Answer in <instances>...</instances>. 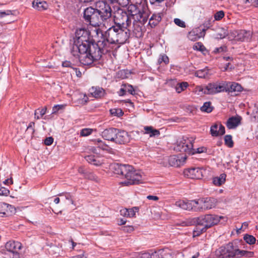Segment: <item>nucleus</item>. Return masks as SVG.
<instances>
[{"label": "nucleus", "instance_id": "1", "mask_svg": "<svg viewBox=\"0 0 258 258\" xmlns=\"http://www.w3.org/2000/svg\"><path fill=\"white\" fill-rule=\"evenodd\" d=\"M104 43L100 40L97 43L91 41L84 44L77 49L76 52H71L76 57L79 58L80 61L84 65H90L93 61L99 60L102 56V45Z\"/></svg>", "mask_w": 258, "mask_h": 258}, {"label": "nucleus", "instance_id": "2", "mask_svg": "<svg viewBox=\"0 0 258 258\" xmlns=\"http://www.w3.org/2000/svg\"><path fill=\"white\" fill-rule=\"evenodd\" d=\"M130 29H124L119 26L112 25L109 27L104 33H103L100 29H96V34L99 35L100 34L102 41L104 43L102 47H105L107 43L114 44H123L130 37Z\"/></svg>", "mask_w": 258, "mask_h": 258}, {"label": "nucleus", "instance_id": "3", "mask_svg": "<svg viewBox=\"0 0 258 258\" xmlns=\"http://www.w3.org/2000/svg\"><path fill=\"white\" fill-rule=\"evenodd\" d=\"M127 14L130 16V20H134L133 32L137 37H141L142 34V26L147 22L148 15L144 11L139 10L137 6L130 5L127 8Z\"/></svg>", "mask_w": 258, "mask_h": 258}, {"label": "nucleus", "instance_id": "4", "mask_svg": "<svg viewBox=\"0 0 258 258\" xmlns=\"http://www.w3.org/2000/svg\"><path fill=\"white\" fill-rule=\"evenodd\" d=\"M216 255L219 258H237L250 252L239 249L236 243L229 242L225 246L220 247L216 251Z\"/></svg>", "mask_w": 258, "mask_h": 258}, {"label": "nucleus", "instance_id": "5", "mask_svg": "<svg viewBox=\"0 0 258 258\" xmlns=\"http://www.w3.org/2000/svg\"><path fill=\"white\" fill-rule=\"evenodd\" d=\"M227 218L215 214H206L196 218L197 224L199 225L205 226L208 229L223 220L221 223L226 221Z\"/></svg>", "mask_w": 258, "mask_h": 258}, {"label": "nucleus", "instance_id": "6", "mask_svg": "<svg viewBox=\"0 0 258 258\" xmlns=\"http://www.w3.org/2000/svg\"><path fill=\"white\" fill-rule=\"evenodd\" d=\"M84 18L86 22L95 27H101V25L105 26L102 22L97 8L94 9L90 7L85 9L84 11Z\"/></svg>", "mask_w": 258, "mask_h": 258}, {"label": "nucleus", "instance_id": "7", "mask_svg": "<svg viewBox=\"0 0 258 258\" xmlns=\"http://www.w3.org/2000/svg\"><path fill=\"white\" fill-rule=\"evenodd\" d=\"M113 17L114 25L119 26L124 29H130L129 28L131 25L132 21L126 12L118 9L113 13Z\"/></svg>", "mask_w": 258, "mask_h": 258}, {"label": "nucleus", "instance_id": "8", "mask_svg": "<svg viewBox=\"0 0 258 258\" xmlns=\"http://www.w3.org/2000/svg\"><path fill=\"white\" fill-rule=\"evenodd\" d=\"M128 169L124 176L125 179L120 183L125 186H128L142 183L143 178L141 172L134 170L132 166H130Z\"/></svg>", "mask_w": 258, "mask_h": 258}, {"label": "nucleus", "instance_id": "9", "mask_svg": "<svg viewBox=\"0 0 258 258\" xmlns=\"http://www.w3.org/2000/svg\"><path fill=\"white\" fill-rule=\"evenodd\" d=\"M192 138L183 137L177 142L175 150L179 152H184L188 154H194Z\"/></svg>", "mask_w": 258, "mask_h": 258}, {"label": "nucleus", "instance_id": "10", "mask_svg": "<svg viewBox=\"0 0 258 258\" xmlns=\"http://www.w3.org/2000/svg\"><path fill=\"white\" fill-rule=\"evenodd\" d=\"M217 85L219 86L220 88L218 89L217 94L221 92L236 93L240 92L242 90V87L240 85L235 82L227 81H217Z\"/></svg>", "mask_w": 258, "mask_h": 258}, {"label": "nucleus", "instance_id": "11", "mask_svg": "<svg viewBox=\"0 0 258 258\" xmlns=\"http://www.w3.org/2000/svg\"><path fill=\"white\" fill-rule=\"evenodd\" d=\"M219 86L217 85V82L209 83L206 85H199L196 87L195 92L199 95H215L217 94L218 89H220Z\"/></svg>", "mask_w": 258, "mask_h": 258}, {"label": "nucleus", "instance_id": "12", "mask_svg": "<svg viewBox=\"0 0 258 258\" xmlns=\"http://www.w3.org/2000/svg\"><path fill=\"white\" fill-rule=\"evenodd\" d=\"M96 8L102 23L110 19L113 13L109 4L106 2L99 1L96 4Z\"/></svg>", "mask_w": 258, "mask_h": 258}, {"label": "nucleus", "instance_id": "13", "mask_svg": "<svg viewBox=\"0 0 258 258\" xmlns=\"http://www.w3.org/2000/svg\"><path fill=\"white\" fill-rule=\"evenodd\" d=\"M199 207L195 208V211H200L211 209L216 206L217 201L213 198H206L197 200Z\"/></svg>", "mask_w": 258, "mask_h": 258}, {"label": "nucleus", "instance_id": "14", "mask_svg": "<svg viewBox=\"0 0 258 258\" xmlns=\"http://www.w3.org/2000/svg\"><path fill=\"white\" fill-rule=\"evenodd\" d=\"M22 244L18 241L10 240L5 244L7 251L13 254L12 257L5 256V258H20L19 251L22 248Z\"/></svg>", "mask_w": 258, "mask_h": 258}, {"label": "nucleus", "instance_id": "15", "mask_svg": "<svg viewBox=\"0 0 258 258\" xmlns=\"http://www.w3.org/2000/svg\"><path fill=\"white\" fill-rule=\"evenodd\" d=\"M198 205L196 200H179L175 202V205L183 210L195 211V208Z\"/></svg>", "mask_w": 258, "mask_h": 258}, {"label": "nucleus", "instance_id": "16", "mask_svg": "<svg viewBox=\"0 0 258 258\" xmlns=\"http://www.w3.org/2000/svg\"><path fill=\"white\" fill-rule=\"evenodd\" d=\"M205 171L201 168H191L184 170L183 173L185 176L191 179H201Z\"/></svg>", "mask_w": 258, "mask_h": 258}, {"label": "nucleus", "instance_id": "17", "mask_svg": "<svg viewBox=\"0 0 258 258\" xmlns=\"http://www.w3.org/2000/svg\"><path fill=\"white\" fill-rule=\"evenodd\" d=\"M234 39L239 41H248L251 38V32L249 31L241 30L234 31L232 32Z\"/></svg>", "mask_w": 258, "mask_h": 258}, {"label": "nucleus", "instance_id": "18", "mask_svg": "<svg viewBox=\"0 0 258 258\" xmlns=\"http://www.w3.org/2000/svg\"><path fill=\"white\" fill-rule=\"evenodd\" d=\"M16 212L15 208L11 205L0 203V217H9Z\"/></svg>", "mask_w": 258, "mask_h": 258}, {"label": "nucleus", "instance_id": "19", "mask_svg": "<svg viewBox=\"0 0 258 258\" xmlns=\"http://www.w3.org/2000/svg\"><path fill=\"white\" fill-rule=\"evenodd\" d=\"M187 159L186 155L176 156L173 155L170 156L168 158V162L170 166L174 167L180 166L185 162Z\"/></svg>", "mask_w": 258, "mask_h": 258}, {"label": "nucleus", "instance_id": "20", "mask_svg": "<svg viewBox=\"0 0 258 258\" xmlns=\"http://www.w3.org/2000/svg\"><path fill=\"white\" fill-rule=\"evenodd\" d=\"M86 40H91L89 31L84 28L77 29L74 38V41L86 42Z\"/></svg>", "mask_w": 258, "mask_h": 258}, {"label": "nucleus", "instance_id": "21", "mask_svg": "<svg viewBox=\"0 0 258 258\" xmlns=\"http://www.w3.org/2000/svg\"><path fill=\"white\" fill-rule=\"evenodd\" d=\"M130 138L127 132L117 130L115 136L114 143L119 144H124L130 141Z\"/></svg>", "mask_w": 258, "mask_h": 258}, {"label": "nucleus", "instance_id": "22", "mask_svg": "<svg viewBox=\"0 0 258 258\" xmlns=\"http://www.w3.org/2000/svg\"><path fill=\"white\" fill-rule=\"evenodd\" d=\"M130 165H121L117 163H114L110 165V169L115 174L124 176L125 173L128 171Z\"/></svg>", "mask_w": 258, "mask_h": 258}, {"label": "nucleus", "instance_id": "23", "mask_svg": "<svg viewBox=\"0 0 258 258\" xmlns=\"http://www.w3.org/2000/svg\"><path fill=\"white\" fill-rule=\"evenodd\" d=\"M116 132L117 129L113 127L105 129L102 132L101 136L104 139L114 142Z\"/></svg>", "mask_w": 258, "mask_h": 258}, {"label": "nucleus", "instance_id": "24", "mask_svg": "<svg viewBox=\"0 0 258 258\" xmlns=\"http://www.w3.org/2000/svg\"><path fill=\"white\" fill-rule=\"evenodd\" d=\"M211 134L213 137H217L225 134V127L221 123H215L211 127Z\"/></svg>", "mask_w": 258, "mask_h": 258}, {"label": "nucleus", "instance_id": "25", "mask_svg": "<svg viewBox=\"0 0 258 258\" xmlns=\"http://www.w3.org/2000/svg\"><path fill=\"white\" fill-rule=\"evenodd\" d=\"M89 92L92 97L96 98H100L105 94V90L99 87H92L89 89Z\"/></svg>", "mask_w": 258, "mask_h": 258}, {"label": "nucleus", "instance_id": "26", "mask_svg": "<svg viewBox=\"0 0 258 258\" xmlns=\"http://www.w3.org/2000/svg\"><path fill=\"white\" fill-rule=\"evenodd\" d=\"M241 119L239 116H232L227 120L226 126L229 129L234 128L240 124Z\"/></svg>", "mask_w": 258, "mask_h": 258}, {"label": "nucleus", "instance_id": "27", "mask_svg": "<svg viewBox=\"0 0 258 258\" xmlns=\"http://www.w3.org/2000/svg\"><path fill=\"white\" fill-rule=\"evenodd\" d=\"M85 159L88 163L95 166H100L103 163L101 158L94 155H88L85 157Z\"/></svg>", "mask_w": 258, "mask_h": 258}, {"label": "nucleus", "instance_id": "28", "mask_svg": "<svg viewBox=\"0 0 258 258\" xmlns=\"http://www.w3.org/2000/svg\"><path fill=\"white\" fill-rule=\"evenodd\" d=\"M33 7L39 11L45 10L48 8V5L45 1H33L32 3Z\"/></svg>", "mask_w": 258, "mask_h": 258}, {"label": "nucleus", "instance_id": "29", "mask_svg": "<svg viewBox=\"0 0 258 258\" xmlns=\"http://www.w3.org/2000/svg\"><path fill=\"white\" fill-rule=\"evenodd\" d=\"M198 31V30H195L189 32L188 35V39L191 41H195L201 37L205 36L206 29H203L202 32L200 33V34L197 33Z\"/></svg>", "mask_w": 258, "mask_h": 258}, {"label": "nucleus", "instance_id": "30", "mask_svg": "<svg viewBox=\"0 0 258 258\" xmlns=\"http://www.w3.org/2000/svg\"><path fill=\"white\" fill-rule=\"evenodd\" d=\"M160 14H154L149 19V25L152 27L156 26L161 20Z\"/></svg>", "mask_w": 258, "mask_h": 258}, {"label": "nucleus", "instance_id": "31", "mask_svg": "<svg viewBox=\"0 0 258 258\" xmlns=\"http://www.w3.org/2000/svg\"><path fill=\"white\" fill-rule=\"evenodd\" d=\"M226 174L222 173L219 176H216L213 178V183L216 186H221L225 182Z\"/></svg>", "mask_w": 258, "mask_h": 258}, {"label": "nucleus", "instance_id": "32", "mask_svg": "<svg viewBox=\"0 0 258 258\" xmlns=\"http://www.w3.org/2000/svg\"><path fill=\"white\" fill-rule=\"evenodd\" d=\"M162 258H175L176 254L168 248L161 249Z\"/></svg>", "mask_w": 258, "mask_h": 258}, {"label": "nucleus", "instance_id": "33", "mask_svg": "<svg viewBox=\"0 0 258 258\" xmlns=\"http://www.w3.org/2000/svg\"><path fill=\"white\" fill-rule=\"evenodd\" d=\"M209 70L208 68L199 70L195 73V76L199 78H206L209 76Z\"/></svg>", "mask_w": 258, "mask_h": 258}, {"label": "nucleus", "instance_id": "34", "mask_svg": "<svg viewBox=\"0 0 258 258\" xmlns=\"http://www.w3.org/2000/svg\"><path fill=\"white\" fill-rule=\"evenodd\" d=\"M144 130L145 131V133L150 134V137H151L160 135L159 131L157 130L154 129L152 126H145Z\"/></svg>", "mask_w": 258, "mask_h": 258}, {"label": "nucleus", "instance_id": "35", "mask_svg": "<svg viewBox=\"0 0 258 258\" xmlns=\"http://www.w3.org/2000/svg\"><path fill=\"white\" fill-rule=\"evenodd\" d=\"M46 107H44L42 108H38L36 110H35L34 112L35 119H39L46 113Z\"/></svg>", "mask_w": 258, "mask_h": 258}, {"label": "nucleus", "instance_id": "36", "mask_svg": "<svg viewBox=\"0 0 258 258\" xmlns=\"http://www.w3.org/2000/svg\"><path fill=\"white\" fill-rule=\"evenodd\" d=\"M197 223L196 218H189L181 222L179 224H177V225L181 226H189L193 225Z\"/></svg>", "mask_w": 258, "mask_h": 258}, {"label": "nucleus", "instance_id": "37", "mask_svg": "<svg viewBox=\"0 0 258 258\" xmlns=\"http://www.w3.org/2000/svg\"><path fill=\"white\" fill-rule=\"evenodd\" d=\"M90 41H91V40H86V42L80 41V42L79 41H79H74L71 48V52L76 53V50L77 49H78V48H79V47L81 46V45H83L84 44H87V43H88Z\"/></svg>", "mask_w": 258, "mask_h": 258}, {"label": "nucleus", "instance_id": "38", "mask_svg": "<svg viewBox=\"0 0 258 258\" xmlns=\"http://www.w3.org/2000/svg\"><path fill=\"white\" fill-rule=\"evenodd\" d=\"M213 107L211 105L210 102H206L204 103L203 105L201 107V110L202 112L210 113L213 110Z\"/></svg>", "mask_w": 258, "mask_h": 258}, {"label": "nucleus", "instance_id": "39", "mask_svg": "<svg viewBox=\"0 0 258 258\" xmlns=\"http://www.w3.org/2000/svg\"><path fill=\"white\" fill-rule=\"evenodd\" d=\"M207 230V229H206L205 226L202 228L199 226H196L193 231V236H198L203 232H205Z\"/></svg>", "mask_w": 258, "mask_h": 258}, {"label": "nucleus", "instance_id": "40", "mask_svg": "<svg viewBox=\"0 0 258 258\" xmlns=\"http://www.w3.org/2000/svg\"><path fill=\"white\" fill-rule=\"evenodd\" d=\"M187 86L188 83L187 82H182L180 84H178L175 87L176 91L178 93H179L184 90Z\"/></svg>", "mask_w": 258, "mask_h": 258}, {"label": "nucleus", "instance_id": "41", "mask_svg": "<svg viewBox=\"0 0 258 258\" xmlns=\"http://www.w3.org/2000/svg\"><path fill=\"white\" fill-rule=\"evenodd\" d=\"M225 144L229 148H232L233 146V142L232 138L231 135H226L224 137Z\"/></svg>", "mask_w": 258, "mask_h": 258}, {"label": "nucleus", "instance_id": "42", "mask_svg": "<svg viewBox=\"0 0 258 258\" xmlns=\"http://www.w3.org/2000/svg\"><path fill=\"white\" fill-rule=\"evenodd\" d=\"M243 239L246 243L249 244H254L256 240L254 236L248 234L245 235L244 236Z\"/></svg>", "mask_w": 258, "mask_h": 258}, {"label": "nucleus", "instance_id": "43", "mask_svg": "<svg viewBox=\"0 0 258 258\" xmlns=\"http://www.w3.org/2000/svg\"><path fill=\"white\" fill-rule=\"evenodd\" d=\"M110 113L118 117L121 116L123 115V112L122 110L120 108H113L110 110Z\"/></svg>", "mask_w": 258, "mask_h": 258}, {"label": "nucleus", "instance_id": "44", "mask_svg": "<svg viewBox=\"0 0 258 258\" xmlns=\"http://www.w3.org/2000/svg\"><path fill=\"white\" fill-rule=\"evenodd\" d=\"M128 218H132L135 217L136 213H138L139 211L138 207H134L132 208L128 209Z\"/></svg>", "mask_w": 258, "mask_h": 258}, {"label": "nucleus", "instance_id": "45", "mask_svg": "<svg viewBox=\"0 0 258 258\" xmlns=\"http://www.w3.org/2000/svg\"><path fill=\"white\" fill-rule=\"evenodd\" d=\"M94 144L98 146V147L102 150H106L107 148V146L105 145L103 142L100 139H95L94 140Z\"/></svg>", "mask_w": 258, "mask_h": 258}, {"label": "nucleus", "instance_id": "46", "mask_svg": "<svg viewBox=\"0 0 258 258\" xmlns=\"http://www.w3.org/2000/svg\"><path fill=\"white\" fill-rule=\"evenodd\" d=\"M93 129L91 128H84L82 129L80 132V135L83 137L88 136L92 134Z\"/></svg>", "mask_w": 258, "mask_h": 258}, {"label": "nucleus", "instance_id": "47", "mask_svg": "<svg viewBox=\"0 0 258 258\" xmlns=\"http://www.w3.org/2000/svg\"><path fill=\"white\" fill-rule=\"evenodd\" d=\"M244 4L247 6L258 7V0H243Z\"/></svg>", "mask_w": 258, "mask_h": 258}, {"label": "nucleus", "instance_id": "48", "mask_svg": "<svg viewBox=\"0 0 258 258\" xmlns=\"http://www.w3.org/2000/svg\"><path fill=\"white\" fill-rule=\"evenodd\" d=\"M194 50L203 51L205 49V46L201 42L196 43L193 46Z\"/></svg>", "mask_w": 258, "mask_h": 258}, {"label": "nucleus", "instance_id": "49", "mask_svg": "<svg viewBox=\"0 0 258 258\" xmlns=\"http://www.w3.org/2000/svg\"><path fill=\"white\" fill-rule=\"evenodd\" d=\"M124 88L125 89V92H128L130 94L132 95H134L135 94V90L133 87V86L124 84Z\"/></svg>", "mask_w": 258, "mask_h": 258}, {"label": "nucleus", "instance_id": "50", "mask_svg": "<svg viewBox=\"0 0 258 258\" xmlns=\"http://www.w3.org/2000/svg\"><path fill=\"white\" fill-rule=\"evenodd\" d=\"M66 105L61 104V105H55L52 108V113H56L58 110L63 109Z\"/></svg>", "mask_w": 258, "mask_h": 258}, {"label": "nucleus", "instance_id": "51", "mask_svg": "<svg viewBox=\"0 0 258 258\" xmlns=\"http://www.w3.org/2000/svg\"><path fill=\"white\" fill-rule=\"evenodd\" d=\"M224 12L223 11L217 12L214 15L215 20L216 21L221 20L224 17Z\"/></svg>", "mask_w": 258, "mask_h": 258}, {"label": "nucleus", "instance_id": "52", "mask_svg": "<svg viewBox=\"0 0 258 258\" xmlns=\"http://www.w3.org/2000/svg\"><path fill=\"white\" fill-rule=\"evenodd\" d=\"M163 62L165 64H167L169 62V58L168 56L165 54L161 55L158 59V62L159 63H161Z\"/></svg>", "mask_w": 258, "mask_h": 258}, {"label": "nucleus", "instance_id": "53", "mask_svg": "<svg viewBox=\"0 0 258 258\" xmlns=\"http://www.w3.org/2000/svg\"><path fill=\"white\" fill-rule=\"evenodd\" d=\"M151 258H162L161 249L151 253Z\"/></svg>", "mask_w": 258, "mask_h": 258}, {"label": "nucleus", "instance_id": "54", "mask_svg": "<svg viewBox=\"0 0 258 258\" xmlns=\"http://www.w3.org/2000/svg\"><path fill=\"white\" fill-rule=\"evenodd\" d=\"M174 22L175 24L182 28H185V24L184 21L181 20L180 19L178 18H175L174 20Z\"/></svg>", "mask_w": 258, "mask_h": 258}, {"label": "nucleus", "instance_id": "55", "mask_svg": "<svg viewBox=\"0 0 258 258\" xmlns=\"http://www.w3.org/2000/svg\"><path fill=\"white\" fill-rule=\"evenodd\" d=\"M10 194V190L6 187H0V196H8Z\"/></svg>", "mask_w": 258, "mask_h": 258}, {"label": "nucleus", "instance_id": "56", "mask_svg": "<svg viewBox=\"0 0 258 258\" xmlns=\"http://www.w3.org/2000/svg\"><path fill=\"white\" fill-rule=\"evenodd\" d=\"M116 4L124 7L127 6L129 4V0H117Z\"/></svg>", "mask_w": 258, "mask_h": 258}, {"label": "nucleus", "instance_id": "57", "mask_svg": "<svg viewBox=\"0 0 258 258\" xmlns=\"http://www.w3.org/2000/svg\"><path fill=\"white\" fill-rule=\"evenodd\" d=\"M194 154L196 153H204V152H206L207 148L204 147H201L198 148L196 149H194Z\"/></svg>", "mask_w": 258, "mask_h": 258}, {"label": "nucleus", "instance_id": "58", "mask_svg": "<svg viewBox=\"0 0 258 258\" xmlns=\"http://www.w3.org/2000/svg\"><path fill=\"white\" fill-rule=\"evenodd\" d=\"M84 178L89 179L91 180H94L96 179L95 176L91 172L88 171L84 176Z\"/></svg>", "mask_w": 258, "mask_h": 258}, {"label": "nucleus", "instance_id": "59", "mask_svg": "<svg viewBox=\"0 0 258 258\" xmlns=\"http://www.w3.org/2000/svg\"><path fill=\"white\" fill-rule=\"evenodd\" d=\"M13 11L11 10H7L6 11H0V18H2L5 16L13 15Z\"/></svg>", "mask_w": 258, "mask_h": 258}, {"label": "nucleus", "instance_id": "60", "mask_svg": "<svg viewBox=\"0 0 258 258\" xmlns=\"http://www.w3.org/2000/svg\"><path fill=\"white\" fill-rule=\"evenodd\" d=\"M221 31L223 33H218L217 35V37L219 38L220 39L225 38L227 35V31L225 29H221Z\"/></svg>", "mask_w": 258, "mask_h": 258}, {"label": "nucleus", "instance_id": "61", "mask_svg": "<svg viewBox=\"0 0 258 258\" xmlns=\"http://www.w3.org/2000/svg\"><path fill=\"white\" fill-rule=\"evenodd\" d=\"M53 142V139L52 137H50L46 138L44 140V144L47 146L51 145Z\"/></svg>", "mask_w": 258, "mask_h": 258}, {"label": "nucleus", "instance_id": "62", "mask_svg": "<svg viewBox=\"0 0 258 258\" xmlns=\"http://www.w3.org/2000/svg\"><path fill=\"white\" fill-rule=\"evenodd\" d=\"M117 93L119 96H122L125 94V89L124 88V84H122L121 86V88L119 89V90L117 92Z\"/></svg>", "mask_w": 258, "mask_h": 258}, {"label": "nucleus", "instance_id": "63", "mask_svg": "<svg viewBox=\"0 0 258 258\" xmlns=\"http://www.w3.org/2000/svg\"><path fill=\"white\" fill-rule=\"evenodd\" d=\"M120 213L122 216L128 217V210L127 208H124L120 210Z\"/></svg>", "mask_w": 258, "mask_h": 258}, {"label": "nucleus", "instance_id": "64", "mask_svg": "<svg viewBox=\"0 0 258 258\" xmlns=\"http://www.w3.org/2000/svg\"><path fill=\"white\" fill-rule=\"evenodd\" d=\"M141 258H151V253L148 251H142Z\"/></svg>", "mask_w": 258, "mask_h": 258}]
</instances>
